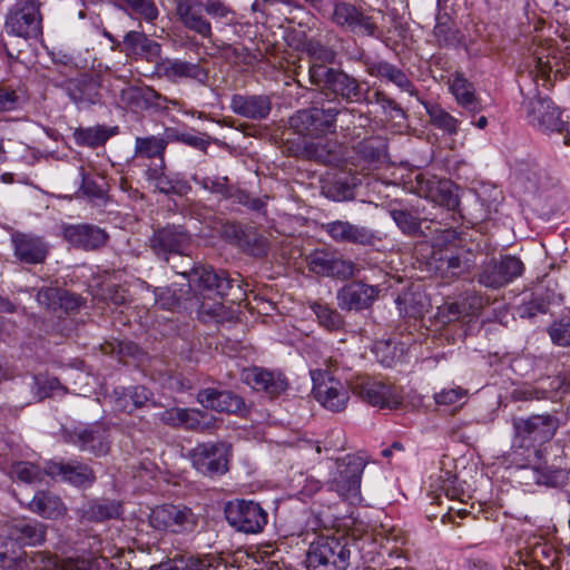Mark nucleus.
Here are the masks:
<instances>
[{
	"instance_id": "25",
	"label": "nucleus",
	"mask_w": 570,
	"mask_h": 570,
	"mask_svg": "<svg viewBox=\"0 0 570 570\" xmlns=\"http://www.w3.org/2000/svg\"><path fill=\"white\" fill-rule=\"evenodd\" d=\"M65 239L77 248L95 250L102 247L108 240L105 229L90 225H68L63 228Z\"/></svg>"
},
{
	"instance_id": "28",
	"label": "nucleus",
	"mask_w": 570,
	"mask_h": 570,
	"mask_svg": "<svg viewBox=\"0 0 570 570\" xmlns=\"http://www.w3.org/2000/svg\"><path fill=\"white\" fill-rule=\"evenodd\" d=\"M244 381L257 391H264L271 396L279 395L287 389V381L281 373L253 367L244 371Z\"/></svg>"
},
{
	"instance_id": "29",
	"label": "nucleus",
	"mask_w": 570,
	"mask_h": 570,
	"mask_svg": "<svg viewBox=\"0 0 570 570\" xmlns=\"http://www.w3.org/2000/svg\"><path fill=\"white\" fill-rule=\"evenodd\" d=\"M197 400L204 407L217 412L237 413L244 407V400L230 391L204 389L198 392Z\"/></svg>"
},
{
	"instance_id": "39",
	"label": "nucleus",
	"mask_w": 570,
	"mask_h": 570,
	"mask_svg": "<svg viewBox=\"0 0 570 570\" xmlns=\"http://www.w3.org/2000/svg\"><path fill=\"white\" fill-rule=\"evenodd\" d=\"M419 101L424 106L425 111L430 117V121L435 128L443 130L445 134L451 136L458 134L460 126V120L458 118L436 104H430L421 98Z\"/></svg>"
},
{
	"instance_id": "34",
	"label": "nucleus",
	"mask_w": 570,
	"mask_h": 570,
	"mask_svg": "<svg viewBox=\"0 0 570 570\" xmlns=\"http://www.w3.org/2000/svg\"><path fill=\"white\" fill-rule=\"evenodd\" d=\"M29 509L42 518L52 520L62 517L67 511L58 495L46 491H39L35 494L29 503Z\"/></svg>"
},
{
	"instance_id": "51",
	"label": "nucleus",
	"mask_w": 570,
	"mask_h": 570,
	"mask_svg": "<svg viewBox=\"0 0 570 570\" xmlns=\"http://www.w3.org/2000/svg\"><path fill=\"white\" fill-rule=\"evenodd\" d=\"M472 305H466L465 302L446 303L438 308L435 317L442 324L451 323L460 320L464 315H469Z\"/></svg>"
},
{
	"instance_id": "60",
	"label": "nucleus",
	"mask_w": 570,
	"mask_h": 570,
	"mask_svg": "<svg viewBox=\"0 0 570 570\" xmlns=\"http://www.w3.org/2000/svg\"><path fill=\"white\" fill-rule=\"evenodd\" d=\"M125 3L137 14L147 21H153L158 16V10L153 0H124Z\"/></svg>"
},
{
	"instance_id": "55",
	"label": "nucleus",
	"mask_w": 570,
	"mask_h": 570,
	"mask_svg": "<svg viewBox=\"0 0 570 570\" xmlns=\"http://www.w3.org/2000/svg\"><path fill=\"white\" fill-rule=\"evenodd\" d=\"M63 301L66 299V307L75 308L79 305V297L75 295H69L65 293V297L59 295L58 289L56 288H41L37 294V301L40 305L45 307H51L57 299Z\"/></svg>"
},
{
	"instance_id": "31",
	"label": "nucleus",
	"mask_w": 570,
	"mask_h": 570,
	"mask_svg": "<svg viewBox=\"0 0 570 570\" xmlns=\"http://www.w3.org/2000/svg\"><path fill=\"white\" fill-rule=\"evenodd\" d=\"M207 414L199 410L171 407L159 414V420L169 426H183L188 430H204Z\"/></svg>"
},
{
	"instance_id": "38",
	"label": "nucleus",
	"mask_w": 570,
	"mask_h": 570,
	"mask_svg": "<svg viewBox=\"0 0 570 570\" xmlns=\"http://www.w3.org/2000/svg\"><path fill=\"white\" fill-rule=\"evenodd\" d=\"M67 92L69 98L79 106L94 105L99 99L97 86L88 78L69 80Z\"/></svg>"
},
{
	"instance_id": "3",
	"label": "nucleus",
	"mask_w": 570,
	"mask_h": 570,
	"mask_svg": "<svg viewBox=\"0 0 570 570\" xmlns=\"http://www.w3.org/2000/svg\"><path fill=\"white\" fill-rule=\"evenodd\" d=\"M189 268L179 269L176 265L173 268L177 274L183 275L188 281V286L198 292L204 297H224L236 286L238 291L242 289L240 281L232 278L225 271H215L210 266L199 265L195 266L191 258H188Z\"/></svg>"
},
{
	"instance_id": "21",
	"label": "nucleus",
	"mask_w": 570,
	"mask_h": 570,
	"mask_svg": "<svg viewBox=\"0 0 570 570\" xmlns=\"http://www.w3.org/2000/svg\"><path fill=\"white\" fill-rule=\"evenodd\" d=\"M66 442L79 448L81 451L95 455L106 454L109 450L107 431L99 424L78 426L65 432Z\"/></svg>"
},
{
	"instance_id": "20",
	"label": "nucleus",
	"mask_w": 570,
	"mask_h": 570,
	"mask_svg": "<svg viewBox=\"0 0 570 570\" xmlns=\"http://www.w3.org/2000/svg\"><path fill=\"white\" fill-rule=\"evenodd\" d=\"M381 288L363 282H352L337 291V305L343 311L360 312L370 308L377 299Z\"/></svg>"
},
{
	"instance_id": "16",
	"label": "nucleus",
	"mask_w": 570,
	"mask_h": 570,
	"mask_svg": "<svg viewBox=\"0 0 570 570\" xmlns=\"http://www.w3.org/2000/svg\"><path fill=\"white\" fill-rule=\"evenodd\" d=\"M522 108L525 118L541 131H560L563 126L559 107L548 97L535 96L524 100Z\"/></svg>"
},
{
	"instance_id": "12",
	"label": "nucleus",
	"mask_w": 570,
	"mask_h": 570,
	"mask_svg": "<svg viewBox=\"0 0 570 570\" xmlns=\"http://www.w3.org/2000/svg\"><path fill=\"white\" fill-rule=\"evenodd\" d=\"M411 189L420 197L445 207L449 210L458 208L460 200L455 186L448 179H440L428 173H419L411 181Z\"/></svg>"
},
{
	"instance_id": "61",
	"label": "nucleus",
	"mask_w": 570,
	"mask_h": 570,
	"mask_svg": "<svg viewBox=\"0 0 570 570\" xmlns=\"http://www.w3.org/2000/svg\"><path fill=\"white\" fill-rule=\"evenodd\" d=\"M466 395V391L460 386L443 389L434 394V401L439 405H452L459 403Z\"/></svg>"
},
{
	"instance_id": "10",
	"label": "nucleus",
	"mask_w": 570,
	"mask_h": 570,
	"mask_svg": "<svg viewBox=\"0 0 570 570\" xmlns=\"http://www.w3.org/2000/svg\"><path fill=\"white\" fill-rule=\"evenodd\" d=\"M341 111L337 107L302 109L289 118V125L301 135L322 137L335 131L336 117Z\"/></svg>"
},
{
	"instance_id": "23",
	"label": "nucleus",
	"mask_w": 570,
	"mask_h": 570,
	"mask_svg": "<svg viewBox=\"0 0 570 570\" xmlns=\"http://www.w3.org/2000/svg\"><path fill=\"white\" fill-rule=\"evenodd\" d=\"M366 72L387 82L393 83L400 90L407 92L410 96L420 100L419 91L415 89L413 82L409 79L406 73L397 66L385 61L366 59L364 61Z\"/></svg>"
},
{
	"instance_id": "22",
	"label": "nucleus",
	"mask_w": 570,
	"mask_h": 570,
	"mask_svg": "<svg viewBox=\"0 0 570 570\" xmlns=\"http://www.w3.org/2000/svg\"><path fill=\"white\" fill-rule=\"evenodd\" d=\"M322 229L337 243L370 246L379 239L368 227L356 225L348 220L336 219L328 222L322 225Z\"/></svg>"
},
{
	"instance_id": "37",
	"label": "nucleus",
	"mask_w": 570,
	"mask_h": 570,
	"mask_svg": "<svg viewBox=\"0 0 570 570\" xmlns=\"http://www.w3.org/2000/svg\"><path fill=\"white\" fill-rule=\"evenodd\" d=\"M147 177L159 193L166 195L174 194L184 196L187 195L191 189L189 184L184 179L179 178L178 176L170 177L164 173H160L158 169H148Z\"/></svg>"
},
{
	"instance_id": "17",
	"label": "nucleus",
	"mask_w": 570,
	"mask_h": 570,
	"mask_svg": "<svg viewBox=\"0 0 570 570\" xmlns=\"http://www.w3.org/2000/svg\"><path fill=\"white\" fill-rule=\"evenodd\" d=\"M190 244V235L179 226H167L154 233L150 247L159 257L169 261V257L186 256Z\"/></svg>"
},
{
	"instance_id": "58",
	"label": "nucleus",
	"mask_w": 570,
	"mask_h": 570,
	"mask_svg": "<svg viewBox=\"0 0 570 570\" xmlns=\"http://www.w3.org/2000/svg\"><path fill=\"white\" fill-rule=\"evenodd\" d=\"M548 332L554 344L559 346L570 345V318H562L552 323Z\"/></svg>"
},
{
	"instance_id": "64",
	"label": "nucleus",
	"mask_w": 570,
	"mask_h": 570,
	"mask_svg": "<svg viewBox=\"0 0 570 570\" xmlns=\"http://www.w3.org/2000/svg\"><path fill=\"white\" fill-rule=\"evenodd\" d=\"M434 27V36L440 43L448 45L454 40V31L450 26V18L446 14L439 16Z\"/></svg>"
},
{
	"instance_id": "26",
	"label": "nucleus",
	"mask_w": 570,
	"mask_h": 570,
	"mask_svg": "<svg viewBox=\"0 0 570 570\" xmlns=\"http://www.w3.org/2000/svg\"><path fill=\"white\" fill-rule=\"evenodd\" d=\"M230 108L238 116L262 120L269 115L272 101L266 95H234L230 100Z\"/></svg>"
},
{
	"instance_id": "45",
	"label": "nucleus",
	"mask_w": 570,
	"mask_h": 570,
	"mask_svg": "<svg viewBox=\"0 0 570 570\" xmlns=\"http://www.w3.org/2000/svg\"><path fill=\"white\" fill-rule=\"evenodd\" d=\"M153 91L149 88L126 87L120 91V104L130 110L137 111L148 106Z\"/></svg>"
},
{
	"instance_id": "35",
	"label": "nucleus",
	"mask_w": 570,
	"mask_h": 570,
	"mask_svg": "<svg viewBox=\"0 0 570 570\" xmlns=\"http://www.w3.org/2000/svg\"><path fill=\"white\" fill-rule=\"evenodd\" d=\"M304 150L308 159L324 165H337L342 159L338 144L330 139L306 142Z\"/></svg>"
},
{
	"instance_id": "24",
	"label": "nucleus",
	"mask_w": 570,
	"mask_h": 570,
	"mask_svg": "<svg viewBox=\"0 0 570 570\" xmlns=\"http://www.w3.org/2000/svg\"><path fill=\"white\" fill-rule=\"evenodd\" d=\"M11 243L16 258L24 264H40L47 257L48 245L39 236L14 232Z\"/></svg>"
},
{
	"instance_id": "33",
	"label": "nucleus",
	"mask_w": 570,
	"mask_h": 570,
	"mask_svg": "<svg viewBox=\"0 0 570 570\" xmlns=\"http://www.w3.org/2000/svg\"><path fill=\"white\" fill-rule=\"evenodd\" d=\"M11 533L17 537L21 548L38 546L45 541L46 525L32 519H18L8 523Z\"/></svg>"
},
{
	"instance_id": "56",
	"label": "nucleus",
	"mask_w": 570,
	"mask_h": 570,
	"mask_svg": "<svg viewBox=\"0 0 570 570\" xmlns=\"http://www.w3.org/2000/svg\"><path fill=\"white\" fill-rule=\"evenodd\" d=\"M450 90L459 106L476 97L474 86L461 76L452 80Z\"/></svg>"
},
{
	"instance_id": "57",
	"label": "nucleus",
	"mask_w": 570,
	"mask_h": 570,
	"mask_svg": "<svg viewBox=\"0 0 570 570\" xmlns=\"http://www.w3.org/2000/svg\"><path fill=\"white\" fill-rule=\"evenodd\" d=\"M195 181L200 185L204 189H207L212 193L219 194L225 198H229L233 196V188L228 186L227 177L214 178V177H203V178H194Z\"/></svg>"
},
{
	"instance_id": "43",
	"label": "nucleus",
	"mask_w": 570,
	"mask_h": 570,
	"mask_svg": "<svg viewBox=\"0 0 570 570\" xmlns=\"http://www.w3.org/2000/svg\"><path fill=\"white\" fill-rule=\"evenodd\" d=\"M358 184L357 177H337L323 187V193L334 202H344L354 197V188Z\"/></svg>"
},
{
	"instance_id": "41",
	"label": "nucleus",
	"mask_w": 570,
	"mask_h": 570,
	"mask_svg": "<svg viewBox=\"0 0 570 570\" xmlns=\"http://www.w3.org/2000/svg\"><path fill=\"white\" fill-rule=\"evenodd\" d=\"M390 215L402 233L406 235L420 233L423 218L419 208H394L390 210Z\"/></svg>"
},
{
	"instance_id": "11",
	"label": "nucleus",
	"mask_w": 570,
	"mask_h": 570,
	"mask_svg": "<svg viewBox=\"0 0 570 570\" xmlns=\"http://www.w3.org/2000/svg\"><path fill=\"white\" fill-rule=\"evenodd\" d=\"M197 523V515L187 507L164 504L153 509L149 514L150 527L158 531L189 533L196 529Z\"/></svg>"
},
{
	"instance_id": "27",
	"label": "nucleus",
	"mask_w": 570,
	"mask_h": 570,
	"mask_svg": "<svg viewBox=\"0 0 570 570\" xmlns=\"http://www.w3.org/2000/svg\"><path fill=\"white\" fill-rule=\"evenodd\" d=\"M175 11L185 28L203 38L212 37L210 22L195 2L191 0H175Z\"/></svg>"
},
{
	"instance_id": "5",
	"label": "nucleus",
	"mask_w": 570,
	"mask_h": 570,
	"mask_svg": "<svg viewBox=\"0 0 570 570\" xmlns=\"http://www.w3.org/2000/svg\"><path fill=\"white\" fill-rule=\"evenodd\" d=\"M350 561L347 539L322 535L309 546L306 557L309 570H345Z\"/></svg>"
},
{
	"instance_id": "48",
	"label": "nucleus",
	"mask_w": 570,
	"mask_h": 570,
	"mask_svg": "<svg viewBox=\"0 0 570 570\" xmlns=\"http://www.w3.org/2000/svg\"><path fill=\"white\" fill-rule=\"evenodd\" d=\"M170 559L174 570H209L215 558L210 554L203 558H195L189 553H176Z\"/></svg>"
},
{
	"instance_id": "59",
	"label": "nucleus",
	"mask_w": 570,
	"mask_h": 570,
	"mask_svg": "<svg viewBox=\"0 0 570 570\" xmlns=\"http://www.w3.org/2000/svg\"><path fill=\"white\" fill-rule=\"evenodd\" d=\"M155 304L163 309H174L179 305L181 296L177 295L170 287H157L154 291Z\"/></svg>"
},
{
	"instance_id": "9",
	"label": "nucleus",
	"mask_w": 570,
	"mask_h": 570,
	"mask_svg": "<svg viewBox=\"0 0 570 570\" xmlns=\"http://www.w3.org/2000/svg\"><path fill=\"white\" fill-rule=\"evenodd\" d=\"M188 458L194 469L203 475H223L228 471L232 446L226 442L199 443L189 451Z\"/></svg>"
},
{
	"instance_id": "50",
	"label": "nucleus",
	"mask_w": 570,
	"mask_h": 570,
	"mask_svg": "<svg viewBox=\"0 0 570 570\" xmlns=\"http://www.w3.org/2000/svg\"><path fill=\"white\" fill-rule=\"evenodd\" d=\"M149 391L144 386L129 389L124 397L117 401L118 409L130 413L132 410L144 406L149 400Z\"/></svg>"
},
{
	"instance_id": "63",
	"label": "nucleus",
	"mask_w": 570,
	"mask_h": 570,
	"mask_svg": "<svg viewBox=\"0 0 570 570\" xmlns=\"http://www.w3.org/2000/svg\"><path fill=\"white\" fill-rule=\"evenodd\" d=\"M161 53V47L160 45L149 39L146 35L142 38V42L140 47L138 48L137 53H135V57L146 59L147 61H154L158 58H160Z\"/></svg>"
},
{
	"instance_id": "6",
	"label": "nucleus",
	"mask_w": 570,
	"mask_h": 570,
	"mask_svg": "<svg viewBox=\"0 0 570 570\" xmlns=\"http://www.w3.org/2000/svg\"><path fill=\"white\" fill-rule=\"evenodd\" d=\"M313 85L327 90L346 102H358L363 92L360 81L342 69L324 65H312L308 70Z\"/></svg>"
},
{
	"instance_id": "30",
	"label": "nucleus",
	"mask_w": 570,
	"mask_h": 570,
	"mask_svg": "<svg viewBox=\"0 0 570 570\" xmlns=\"http://www.w3.org/2000/svg\"><path fill=\"white\" fill-rule=\"evenodd\" d=\"M47 473L61 476L63 481L76 487H89L95 481L94 471L86 464L78 462H50Z\"/></svg>"
},
{
	"instance_id": "13",
	"label": "nucleus",
	"mask_w": 570,
	"mask_h": 570,
	"mask_svg": "<svg viewBox=\"0 0 570 570\" xmlns=\"http://www.w3.org/2000/svg\"><path fill=\"white\" fill-rule=\"evenodd\" d=\"M225 515L228 523L237 531L257 533L267 523V512L259 503L252 500H234L226 504Z\"/></svg>"
},
{
	"instance_id": "36",
	"label": "nucleus",
	"mask_w": 570,
	"mask_h": 570,
	"mask_svg": "<svg viewBox=\"0 0 570 570\" xmlns=\"http://www.w3.org/2000/svg\"><path fill=\"white\" fill-rule=\"evenodd\" d=\"M118 132V127H106L97 125L95 127L78 128L73 131V138L77 145L96 148L106 144V141Z\"/></svg>"
},
{
	"instance_id": "46",
	"label": "nucleus",
	"mask_w": 570,
	"mask_h": 570,
	"mask_svg": "<svg viewBox=\"0 0 570 570\" xmlns=\"http://www.w3.org/2000/svg\"><path fill=\"white\" fill-rule=\"evenodd\" d=\"M167 141L157 136L137 137L135 140V156L140 158L163 157Z\"/></svg>"
},
{
	"instance_id": "47",
	"label": "nucleus",
	"mask_w": 570,
	"mask_h": 570,
	"mask_svg": "<svg viewBox=\"0 0 570 570\" xmlns=\"http://www.w3.org/2000/svg\"><path fill=\"white\" fill-rule=\"evenodd\" d=\"M238 247L252 256L262 257L267 253L268 243L255 228L246 226Z\"/></svg>"
},
{
	"instance_id": "49",
	"label": "nucleus",
	"mask_w": 570,
	"mask_h": 570,
	"mask_svg": "<svg viewBox=\"0 0 570 570\" xmlns=\"http://www.w3.org/2000/svg\"><path fill=\"white\" fill-rule=\"evenodd\" d=\"M27 101L28 97L24 90L0 87V112L21 109Z\"/></svg>"
},
{
	"instance_id": "18",
	"label": "nucleus",
	"mask_w": 570,
	"mask_h": 570,
	"mask_svg": "<svg viewBox=\"0 0 570 570\" xmlns=\"http://www.w3.org/2000/svg\"><path fill=\"white\" fill-rule=\"evenodd\" d=\"M157 69L164 78L171 82L189 80L205 86L209 79V70L199 61L165 58L158 63Z\"/></svg>"
},
{
	"instance_id": "1",
	"label": "nucleus",
	"mask_w": 570,
	"mask_h": 570,
	"mask_svg": "<svg viewBox=\"0 0 570 570\" xmlns=\"http://www.w3.org/2000/svg\"><path fill=\"white\" fill-rule=\"evenodd\" d=\"M513 426L517 440H521L519 448L528 453L524 461H519V452L515 450L513 462L520 468H530L546 474L548 468L542 461V452L534 444L546 443L554 436L558 429L557 420L551 415H532L525 420H515Z\"/></svg>"
},
{
	"instance_id": "44",
	"label": "nucleus",
	"mask_w": 570,
	"mask_h": 570,
	"mask_svg": "<svg viewBox=\"0 0 570 570\" xmlns=\"http://www.w3.org/2000/svg\"><path fill=\"white\" fill-rule=\"evenodd\" d=\"M471 257L472 254L469 252L464 255L441 257L438 269L446 277H459L473 267L474 261Z\"/></svg>"
},
{
	"instance_id": "53",
	"label": "nucleus",
	"mask_w": 570,
	"mask_h": 570,
	"mask_svg": "<svg viewBox=\"0 0 570 570\" xmlns=\"http://www.w3.org/2000/svg\"><path fill=\"white\" fill-rule=\"evenodd\" d=\"M312 309L315 313L318 323L325 328L335 331L342 326L343 320L337 311L320 303L313 304Z\"/></svg>"
},
{
	"instance_id": "40",
	"label": "nucleus",
	"mask_w": 570,
	"mask_h": 570,
	"mask_svg": "<svg viewBox=\"0 0 570 570\" xmlns=\"http://www.w3.org/2000/svg\"><path fill=\"white\" fill-rule=\"evenodd\" d=\"M53 570H111L105 557H76L62 561H53Z\"/></svg>"
},
{
	"instance_id": "54",
	"label": "nucleus",
	"mask_w": 570,
	"mask_h": 570,
	"mask_svg": "<svg viewBox=\"0 0 570 570\" xmlns=\"http://www.w3.org/2000/svg\"><path fill=\"white\" fill-rule=\"evenodd\" d=\"M306 53L315 61L313 65L332 63L335 60L336 52L320 41L308 40L304 43Z\"/></svg>"
},
{
	"instance_id": "32",
	"label": "nucleus",
	"mask_w": 570,
	"mask_h": 570,
	"mask_svg": "<svg viewBox=\"0 0 570 570\" xmlns=\"http://www.w3.org/2000/svg\"><path fill=\"white\" fill-rule=\"evenodd\" d=\"M120 508L118 501L100 499L85 503L77 510V514L82 521L104 522L118 518L121 513Z\"/></svg>"
},
{
	"instance_id": "7",
	"label": "nucleus",
	"mask_w": 570,
	"mask_h": 570,
	"mask_svg": "<svg viewBox=\"0 0 570 570\" xmlns=\"http://www.w3.org/2000/svg\"><path fill=\"white\" fill-rule=\"evenodd\" d=\"M350 389L370 405L381 409H397L404 399L401 387L367 376H355L350 381Z\"/></svg>"
},
{
	"instance_id": "4",
	"label": "nucleus",
	"mask_w": 570,
	"mask_h": 570,
	"mask_svg": "<svg viewBox=\"0 0 570 570\" xmlns=\"http://www.w3.org/2000/svg\"><path fill=\"white\" fill-rule=\"evenodd\" d=\"M337 373V362L333 360H330L326 368L311 371L315 400L332 412L344 411L350 400L351 389L342 382Z\"/></svg>"
},
{
	"instance_id": "15",
	"label": "nucleus",
	"mask_w": 570,
	"mask_h": 570,
	"mask_svg": "<svg viewBox=\"0 0 570 570\" xmlns=\"http://www.w3.org/2000/svg\"><path fill=\"white\" fill-rule=\"evenodd\" d=\"M364 466V461L355 455H346L337 460L336 470L331 478V489L342 498H356L360 492Z\"/></svg>"
},
{
	"instance_id": "8",
	"label": "nucleus",
	"mask_w": 570,
	"mask_h": 570,
	"mask_svg": "<svg viewBox=\"0 0 570 570\" xmlns=\"http://www.w3.org/2000/svg\"><path fill=\"white\" fill-rule=\"evenodd\" d=\"M40 2L19 0L7 12L6 32L23 39L38 38L42 33Z\"/></svg>"
},
{
	"instance_id": "62",
	"label": "nucleus",
	"mask_w": 570,
	"mask_h": 570,
	"mask_svg": "<svg viewBox=\"0 0 570 570\" xmlns=\"http://www.w3.org/2000/svg\"><path fill=\"white\" fill-rule=\"evenodd\" d=\"M213 19L222 20L229 24L235 20V12L222 0L208 3V9L205 10Z\"/></svg>"
},
{
	"instance_id": "42",
	"label": "nucleus",
	"mask_w": 570,
	"mask_h": 570,
	"mask_svg": "<svg viewBox=\"0 0 570 570\" xmlns=\"http://www.w3.org/2000/svg\"><path fill=\"white\" fill-rule=\"evenodd\" d=\"M24 552L7 524L0 533V564L24 561Z\"/></svg>"
},
{
	"instance_id": "2",
	"label": "nucleus",
	"mask_w": 570,
	"mask_h": 570,
	"mask_svg": "<svg viewBox=\"0 0 570 570\" xmlns=\"http://www.w3.org/2000/svg\"><path fill=\"white\" fill-rule=\"evenodd\" d=\"M384 19L381 10L364 9L344 0H336L333 4L331 20L337 27L363 37L380 39L382 31L380 21Z\"/></svg>"
},
{
	"instance_id": "52",
	"label": "nucleus",
	"mask_w": 570,
	"mask_h": 570,
	"mask_svg": "<svg viewBox=\"0 0 570 570\" xmlns=\"http://www.w3.org/2000/svg\"><path fill=\"white\" fill-rule=\"evenodd\" d=\"M356 149L368 161H379L386 154V145L380 138L364 139L357 145Z\"/></svg>"
},
{
	"instance_id": "19",
	"label": "nucleus",
	"mask_w": 570,
	"mask_h": 570,
	"mask_svg": "<svg viewBox=\"0 0 570 570\" xmlns=\"http://www.w3.org/2000/svg\"><path fill=\"white\" fill-rule=\"evenodd\" d=\"M309 269L318 275L341 279L352 278L356 273L355 264L350 259L323 249L314 250L307 257Z\"/></svg>"
},
{
	"instance_id": "14",
	"label": "nucleus",
	"mask_w": 570,
	"mask_h": 570,
	"mask_svg": "<svg viewBox=\"0 0 570 570\" xmlns=\"http://www.w3.org/2000/svg\"><path fill=\"white\" fill-rule=\"evenodd\" d=\"M523 271L524 265L520 258L505 255L500 259L492 258L485 262L481 266L478 282L485 287L498 289L520 277Z\"/></svg>"
}]
</instances>
